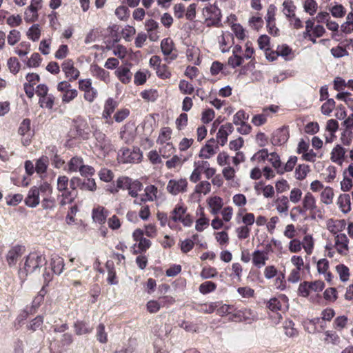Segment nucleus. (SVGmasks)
<instances>
[{
    "mask_svg": "<svg viewBox=\"0 0 353 353\" xmlns=\"http://www.w3.org/2000/svg\"><path fill=\"white\" fill-rule=\"evenodd\" d=\"M208 162L206 161H194V170L190 176V180L192 183H196L201 179V173H204L205 170L207 168Z\"/></svg>",
    "mask_w": 353,
    "mask_h": 353,
    "instance_id": "obj_20",
    "label": "nucleus"
},
{
    "mask_svg": "<svg viewBox=\"0 0 353 353\" xmlns=\"http://www.w3.org/2000/svg\"><path fill=\"white\" fill-rule=\"evenodd\" d=\"M25 252V248L22 245H16L12 246L8 252L6 259L9 266L12 267L16 265L18 260L21 257Z\"/></svg>",
    "mask_w": 353,
    "mask_h": 353,
    "instance_id": "obj_14",
    "label": "nucleus"
},
{
    "mask_svg": "<svg viewBox=\"0 0 353 353\" xmlns=\"http://www.w3.org/2000/svg\"><path fill=\"white\" fill-rule=\"evenodd\" d=\"M297 162V157L295 156H291L285 164L281 163V168L278 174H283L285 172H290L294 168Z\"/></svg>",
    "mask_w": 353,
    "mask_h": 353,
    "instance_id": "obj_40",
    "label": "nucleus"
},
{
    "mask_svg": "<svg viewBox=\"0 0 353 353\" xmlns=\"http://www.w3.org/2000/svg\"><path fill=\"white\" fill-rule=\"evenodd\" d=\"M302 248L307 255L312 254L314 248V240L312 235L306 234L301 241Z\"/></svg>",
    "mask_w": 353,
    "mask_h": 353,
    "instance_id": "obj_35",
    "label": "nucleus"
},
{
    "mask_svg": "<svg viewBox=\"0 0 353 353\" xmlns=\"http://www.w3.org/2000/svg\"><path fill=\"white\" fill-rule=\"evenodd\" d=\"M216 288V285L212 281H205L199 285V290L202 294H207L214 292Z\"/></svg>",
    "mask_w": 353,
    "mask_h": 353,
    "instance_id": "obj_52",
    "label": "nucleus"
},
{
    "mask_svg": "<svg viewBox=\"0 0 353 353\" xmlns=\"http://www.w3.org/2000/svg\"><path fill=\"white\" fill-rule=\"evenodd\" d=\"M337 205L342 212L347 214L351 210L350 196L348 194H341L337 200Z\"/></svg>",
    "mask_w": 353,
    "mask_h": 353,
    "instance_id": "obj_31",
    "label": "nucleus"
},
{
    "mask_svg": "<svg viewBox=\"0 0 353 353\" xmlns=\"http://www.w3.org/2000/svg\"><path fill=\"white\" fill-rule=\"evenodd\" d=\"M303 192L300 188H294L290 192V196L288 198L289 201H291L294 204H296L302 201Z\"/></svg>",
    "mask_w": 353,
    "mask_h": 353,
    "instance_id": "obj_54",
    "label": "nucleus"
},
{
    "mask_svg": "<svg viewBox=\"0 0 353 353\" xmlns=\"http://www.w3.org/2000/svg\"><path fill=\"white\" fill-rule=\"evenodd\" d=\"M234 127L231 123L222 125L216 134V139L221 146H223L227 141L228 137L233 132Z\"/></svg>",
    "mask_w": 353,
    "mask_h": 353,
    "instance_id": "obj_18",
    "label": "nucleus"
},
{
    "mask_svg": "<svg viewBox=\"0 0 353 353\" xmlns=\"http://www.w3.org/2000/svg\"><path fill=\"white\" fill-rule=\"evenodd\" d=\"M117 187L128 190V194L132 197H137L139 192L142 189L143 185L137 180L132 181L128 177H122L118 179Z\"/></svg>",
    "mask_w": 353,
    "mask_h": 353,
    "instance_id": "obj_5",
    "label": "nucleus"
},
{
    "mask_svg": "<svg viewBox=\"0 0 353 353\" xmlns=\"http://www.w3.org/2000/svg\"><path fill=\"white\" fill-rule=\"evenodd\" d=\"M30 120L28 119H23L21 123L20 126L18 130L19 134L25 137L26 135L27 138H23L22 140V143L23 145H28L30 144V140L29 139L30 137Z\"/></svg>",
    "mask_w": 353,
    "mask_h": 353,
    "instance_id": "obj_26",
    "label": "nucleus"
},
{
    "mask_svg": "<svg viewBox=\"0 0 353 353\" xmlns=\"http://www.w3.org/2000/svg\"><path fill=\"white\" fill-rule=\"evenodd\" d=\"M324 334L325 336L324 339L325 343L333 345L339 344L340 337L335 332L327 330L325 332Z\"/></svg>",
    "mask_w": 353,
    "mask_h": 353,
    "instance_id": "obj_49",
    "label": "nucleus"
},
{
    "mask_svg": "<svg viewBox=\"0 0 353 353\" xmlns=\"http://www.w3.org/2000/svg\"><path fill=\"white\" fill-rule=\"evenodd\" d=\"M117 106V102L113 100L112 98H109L106 100L104 109L103 111V117L105 119H108L110 117L112 113L114 111L115 108Z\"/></svg>",
    "mask_w": 353,
    "mask_h": 353,
    "instance_id": "obj_38",
    "label": "nucleus"
},
{
    "mask_svg": "<svg viewBox=\"0 0 353 353\" xmlns=\"http://www.w3.org/2000/svg\"><path fill=\"white\" fill-rule=\"evenodd\" d=\"M54 97L50 94L39 98V103L41 108L52 109L54 105Z\"/></svg>",
    "mask_w": 353,
    "mask_h": 353,
    "instance_id": "obj_45",
    "label": "nucleus"
},
{
    "mask_svg": "<svg viewBox=\"0 0 353 353\" xmlns=\"http://www.w3.org/2000/svg\"><path fill=\"white\" fill-rule=\"evenodd\" d=\"M144 192L149 202H152L157 199L158 188L154 185H150L145 188Z\"/></svg>",
    "mask_w": 353,
    "mask_h": 353,
    "instance_id": "obj_48",
    "label": "nucleus"
},
{
    "mask_svg": "<svg viewBox=\"0 0 353 353\" xmlns=\"http://www.w3.org/2000/svg\"><path fill=\"white\" fill-rule=\"evenodd\" d=\"M49 165V159L47 156H42L37 160L35 172L41 176L45 174Z\"/></svg>",
    "mask_w": 353,
    "mask_h": 353,
    "instance_id": "obj_34",
    "label": "nucleus"
},
{
    "mask_svg": "<svg viewBox=\"0 0 353 353\" xmlns=\"http://www.w3.org/2000/svg\"><path fill=\"white\" fill-rule=\"evenodd\" d=\"M269 154L267 149H262L256 152L250 159L253 163H263L268 159Z\"/></svg>",
    "mask_w": 353,
    "mask_h": 353,
    "instance_id": "obj_42",
    "label": "nucleus"
},
{
    "mask_svg": "<svg viewBox=\"0 0 353 353\" xmlns=\"http://www.w3.org/2000/svg\"><path fill=\"white\" fill-rule=\"evenodd\" d=\"M316 199L315 196L310 192H306L303 197L301 207L297 206L293 208L292 210H296L299 213L309 212L310 213H316L317 211Z\"/></svg>",
    "mask_w": 353,
    "mask_h": 353,
    "instance_id": "obj_7",
    "label": "nucleus"
},
{
    "mask_svg": "<svg viewBox=\"0 0 353 353\" xmlns=\"http://www.w3.org/2000/svg\"><path fill=\"white\" fill-rule=\"evenodd\" d=\"M78 95V91L76 89H70L64 92L61 96V100L63 103H69L74 100Z\"/></svg>",
    "mask_w": 353,
    "mask_h": 353,
    "instance_id": "obj_64",
    "label": "nucleus"
},
{
    "mask_svg": "<svg viewBox=\"0 0 353 353\" xmlns=\"http://www.w3.org/2000/svg\"><path fill=\"white\" fill-rule=\"evenodd\" d=\"M218 272L215 268L208 266L203 268L200 273V276L203 279H208L214 278L215 276H216Z\"/></svg>",
    "mask_w": 353,
    "mask_h": 353,
    "instance_id": "obj_47",
    "label": "nucleus"
},
{
    "mask_svg": "<svg viewBox=\"0 0 353 353\" xmlns=\"http://www.w3.org/2000/svg\"><path fill=\"white\" fill-rule=\"evenodd\" d=\"M303 8L305 12L310 15H314L317 10L318 5L315 0H305L303 3Z\"/></svg>",
    "mask_w": 353,
    "mask_h": 353,
    "instance_id": "obj_57",
    "label": "nucleus"
},
{
    "mask_svg": "<svg viewBox=\"0 0 353 353\" xmlns=\"http://www.w3.org/2000/svg\"><path fill=\"white\" fill-rule=\"evenodd\" d=\"M75 333L78 335L88 334L92 332V328L90 327L88 324L83 321H77L74 325Z\"/></svg>",
    "mask_w": 353,
    "mask_h": 353,
    "instance_id": "obj_41",
    "label": "nucleus"
},
{
    "mask_svg": "<svg viewBox=\"0 0 353 353\" xmlns=\"http://www.w3.org/2000/svg\"><path fill=\"white\" fill-rule=\"evenodd\" d=\"M268 160L276 170L277 173H279V170L281 169V165L282 163L279 154L276 152H272L269 154Z\"/></svg>",
    "mask_w": 353,
    "mask_h": 353,
    "instance_id": "obj_60",
    "label": "nucleus"
},
{
    "mask_svg": "<svg viewBox=\"0 0 353 353\" xmlns=\"http://www.w3.org/2000/svg\"><path fill=\"white\" fill-rule=\"evenodd\" d=\"M94 137V151L99 156L105 157L111 151L114 150V146L111 140L100 130H95L93 133Z\"/></svg>",
    "mask_w": 353,
    "mask_h": 353,
    "instance_id": "obj_3",
    "label": "nucleus"
},
{
    "mask_svg": "<svg viewBox=\"0 0 353 353\" xmlns=\"http://www.w3.org/2000/svg\"><path fill=\"white\" fill-rule=\"evenodd\" d=\"M218 149V146L215 144V140L214 139H211L207 141L205 145L201 148L199 157L208 159L214 156L216 153V150Z\"/></svg>",
    "mask_w": 353,
    "mask_h": 353,
    "instance_id": "obj_17",
    "label": "nucleus"
},
{
    "mask_svg": "<svg viewBox=\"0 0 353 353\" xmlns=\"http://www.w3.org/2000/svg\"><path fill=\"white\" fill-rule=\"evenodd\" d=\"M50 266L54 274L59 275L64 269L65 263L62 257L59 255H52L50 260Z\"/></svg>",
    "mask_w": 353,
    "mask_h": 353,
    "instance_id": "obj_29",
    "label": "nucleus"
},
{
    "mask_svg": "<svg viewBox=\"0 0 353 353\" xmlns=\"http://www.w3.org/2000/svg\"><path fill=\"white\" fill-rule=\"evenodd\" d=\"M208 205L212 214H217L221 210L223 203V199L219 196H213L208 199Z\"/></svg>",
    "mask_w": 353,
    "mask_h": 353,
    "instance_id": "obj_33",
    "label": "nucleus"
},
{
    "mask_svg": "<svg viewBox=\"0 0 353 353\" xmlns=\"http://www.w3.org/2000/svg\"><path fill=\"white\" fill-rule=\"evenodd\" d=\"M172 134V130L168 127H164L161 128L159 137L157 139V143L160 144L166 143L167 141H168Z\"/></svg>",
    "mask_w": 353,
    "mask_h": 353,
    "instance_id": "obj_55",
    "label": "nucleus"
},
{
    "mask_svg": "<svg viewBox=\"0 0 353 353\" xmlns=\"http://www.w3.org/2000/svg\"><path fill=\"white\" fill-rule=\"evenodd\" d=\"M27 36L32 41H37L41 36V30L38 24L32 25L27 32Z\"/></svg>",
    "mask_w": 353,
    "mask_h": 353,
    "instance_id": "obj_44",
    "label": "nucleus"
},
{
    "mask_svg": "<svg viewBox=\"0 0 353 353\" xmlns=\"http://www.w3.org/2000/svg\"><path fill=\"white\" fill-rule=\"evenodd\" d=\"M42 8V0H32L24 12V20L27 23L36 21L39 18L38 11Z\"/></svg>",
    "mask_w": 353,
    "mask_h": 353,
    "instance_id": "obj_11",
    "label": "nucleus"
},
{
    "mask_svg": "<svg viewBox=\"0 0 353 353\" xmlns=\"http://www.w3.org/2000/svg\"><path fill=\"white\" fill-rule=\"evenodd\" d=\"M268 259V252L264 250H256L252 254V263L258 268L263 267Z\"/></svg>",
    "mask_w": 353,
    "mask_h": 353,
    "instance_id": "obj_21",
    "label": "nucleus"
},
{
    "mask_svg": "<svg viewBox=\"0 0 353 353\" xmlns=\"http://www.w3.org/2000/svg\"><path fill=\"white\" fill-rule=\"evenodd\" d=\"M332 15L335 18H342L345 16L346 10L341 4H336L330 8Z\"/></svg>",
    "mask_w": 353,
    "mask_h": 353,
    "instance_id": "obj_59",
    "label": "nucleus"
},
{
    "mask_svg": "<svg viewBox=\"0 0 353 353\" xmlns=\"http://www.w3.org/2000/svg\"><path fill=\"white\" fill-rule=\"evenodd\" d=\"M61 68L65 78L69 81L72 82L79 77L80 71L74 66V63L72 59L65 60L61 63Z\"/></svg>",
    "mask_w": 353,
    "mask_h": 353,
    "instance_id": "obj_12",
    "label": "nucleus"
},
{
    "mask_svg": "<svg viewBox=\"0 0 353 353\" xmlns=\"http://www.w3.org/2000/svg\"><path fill=\"white\" fill-rule=\"evenodd\" d=\"M258 319L256 313L248 308H243L241 310L234 309L232 316H229L228 319L235 322L245 321L249 323L256 321Z\"/></svg>",
    "mask_w": 353,
    "mask_h": 353,
    "instance_id": "obj_6",
    "label": "nucleus"
},
{
    "mask_svg": "<svg viewBox=\"0 0 353 353\" xmlns=\"http://www.w3.org/2000/svg\"><path fill=\"white\" fill-rule=\"evenodd\" d=\"M57 189L59 193V203L62 206L72 203L77 197V192L70 188L69 179L65 175L58 176Z\"/></svg>",
    "mask_w": 353,
    "mask_h": 353,
    "instance_id": "obj_1",
    "label": "nucleus"
},
{
    "mask_svg": "<svg viewBox=\"0 0 353 353\" xmlns=\"http://www.w3.org/2000/svg\"><path fill=\"white\" fill-rule=\"evenodd\" d=\"M74 128L76 136L86 140L89 138L90 130L87 122L83 119H78L75 121Z\"/></svg>",
    "mask_w": 353,
    "mask_h": 353,
    "instance_id": "obj_23",
    "label": "nucleus"
},
{
    "mask_svg": "<svg viewBox=\"0 0 353 353\" xmlns=\"http://www.w3.org/2000/svg\"><path fill=\"white\" fill-rule=\"evenodd\" d=\"M188 181L186 179H170L166 186L167 191L176 196L187 191Z\"/></svg>",
    "mask_w": 353,
    "mask_h": 353,
    "instance_id": "obj_10",
    "label": "nucleus"
},
{
    "mask_svg": "<svg viewBox=\"0 0 353 353\" xmlns=\"http://www.w3.org/2000/svg\"><path fill=\"white\" fill-rule=\"evenodd\" d=\"M289 130L285 126L274 130L271 137V143L274 145H282L285 144L289 139Z\"/></svg>",
    "mask_w": 353,
    "mask_h": 353,
    "instance_id": "obj_13",
    "label": "nucleus"
},
{
    "mask_svg": "<svg viewBox=\"0 0 353 353\" xmlns=\"http://www.w3.org/2000/svg\"><path fill=\"white\" fill-rule=\"evenodd\" d=\"M203 14L208 26L217 25L221 21V10L215 5H210L203 9Z\"/></svg>",
    "mask_w": 353,
    "mask_h": 353,
    "instance_id": "obj_9",
    "label": "nucleus"
},
{
    "mask_svg": "<svg viewBox=\"0 0 353 353\" xmlns=\"http://www.w3.org/2000/svg\"><path fill=\"white\" fill-rule=\"evenodd\" d=\"M121 158L123 163H138L142 158V154L139 149H125L123 150Z\"/></svg>",
    "mask_w": 353,
    "mask_h": 353,
    "instance_id": "obj_19",
    "label": "nucleus"
},
{
    "mask_svg": "<svg viewBox=\"0 0 353 353\" xmlns=\"http://www.w3.org/2000/svg\"><path fill=\"white\" fill-rule=\"evenodd\" d=\"M211 190L210 183L207 181H201L195 187V192L199 194H207Z\"/></svg>",
    "mask_w": 353,
    "mask_h": 353,
    "instance_id": "obj_63",
    "label": "nucleus"
},
{
    "mask_svg": "<svg viewBox=\"0 0 353 353\" xmlns=\"http://www.w3.org/2000/svg\"><path fill=\"white\" fill-rule=\"evenodd\" d=\"M283 12L288 18L294 17L296 7L292 1H284L283 3Z\"/></svg>",
    "mask_w": 353,
    "mask_h": 353,
    "instance_id": "obj_46",
    "label": "nucleus"
},
{
    "mask_svg": "<svg viewBox=\"0 0 353 353\" xmlns=\"http://www.w3.org/2000/svg\"><path fill=\"white\" fill-rule=\"evenodd\" d=\"M25 203L30 208H35L39 203V190L34 186L30 189L25 199Z\"/></svg>",
    "mask_w": 353,
    "mask_h": 353,
    "instance_id": "obj_25",
    "label": "nucleus"
},
{
    "mask_svg": "<svg viewBox=\"0 0 353 353\" xmlns=\"http://www.w3.org/2000/svg\"><path fill=\"white\" fill-rule=\"evenodd\" d=\"M7 65L10 72H12L14 74L18 73L21 68V64L17 58L16 57H10L8 60Z\"/></svg>",
    "mask_w": 353,
    "mask_h": 353,
    "instance_id": "obj_61",
    "label": "nucleus"
},
{
    "mask_svg": "<svg viewBox=\"0 0 353 353\" xmlns=\"http://www.w3.org/2000/svg\"><path fill=\"white\" fill-rule=\"evenodd\" d=\"M310 172V167L305 164L299 165L295 170L294 176L297 180H303L308 172Z\"/></svg>",
    "mask_w": 353,
    "mask_h": 353,
    "instance_id": "obj_43",
    "label": "nucleus"
},
{
    "mask_svg": "<svg viewBox=\"0 0 353 353\" xmlns=\"http://www.w3.org/2000/svg\"><path fill=\"white\" fill-rule=\"evenodd\" d=\"M349 239L345 234L334 236V248L337 252L343 256H346L349 252Z\"/></svg>",
    "mask_w": 353,
    "mask_h": 353,
    "instance_id": "obj_15",
    "label": "nucleus"
},
{
    "mask_svg": "<svg viewBox=\"0 0 353 353\" xmlns=\"http://www.w3.org/2000/svg\"><path fill=\"white\" fill-rule=\"evenodd\" d=\"M91 72L94 77L103 81L105 83L108 84L110 82V72L99 65H94L92 66Z\"/></svg>",
    "mask_w": 353,
    "mask_h": 353,
    "instance_id": "obj_28",
    "label": "nucleus"
},
{
    "mask_svg": "<svg viewBox=\"0 0 353 353\" xmlns=\"http://www.w3.org/2000/svg\"><path fill=\"white\" fill-rule=\"evenodd\" d=\"M181 223L184 227H190L193 222L192 216L187 213V208L183 204H176L170 212L168 225L170 222Z\"/></svg>",
    "mask_w": 353,
    "mask_h": 353,
    "instance_id": "obj_4",
    "label": "nucleus"
},
{
    "mask_svg": "<svg viewBox=\"0 0 353 353\" xmlns=\"http://www.w3.org/2000/svg\"><path fill=\"white\" fill-rule=\"evenodd\" d=\"M30 51V44L28 42L23 41L19 46L14 48V52L19 57L27 55Z\"/></svg>",
    "mask_w": 353,
    "mask_h": 353,
    "instance_id": "obj_50",
    "label": "nucleus"
},
{
    "mask_svg": "<svg viewBox=\"0 0 353 353\" xmlns=\"http://www.w3.org/2000/svg\"><path fill=\"white\" fill-rule=\"evenodd\" d=\"M336 270L339 275L340 279L345 282L349 279V268L343 264H339L336 266Z\"/></svg>",
    "mask_w": 353,
    "mask_h": 353,
    "instance_id": "obj_58",
    "label": "nucleus"
},
{
    "mask_svg": "<svg viewBox=\"0 0 353 353\" xmlns=\"http://www.w3.org/2000/svg\"><path fill=\"white\" fill-rule=\"evenodd\" d=\"M108 215V212L102 206H97L93 208L92 216L93 221L99 224H103Z\"/></svg>",
    "mask_w": 353,
    "mask_h": 353,
    "instance_id": "obj_30",
    "label": "nucleus"
},
{
    "mask_svg": "<svg viewBox=\"0 0 353 353\" xmlns=\"http://www.w3.org/2000/svg\"><path fill=\"white\" fill-rule=\"evenodd\" d=\"M219 305L220 304L218 302L201 304L198 310L205 314H212L218 307Z\"/></svg>",
    "mask_w": 353,
    "mask_h": 353,
    "instance_id": "obj_51",
    "label": "nucleus"
},
{
    "mask_svg": "<svg viewBox=\"0 0 353 353\" xmlns=\"http://www.w3.org/2000/svg\"><path fill=\"white\" fill-rule=\"evenodd\" d=\"M179 88L180 91L184 94H191L194 90L193 85L185 80L180 81Z\"/></svg>",
    "mask_w": 353,
    "mask_h": 353,
    "instance_id": "obj_62",
    "label": "nucleus"
},
{
    "mask_svg": "<svg viewBox=\"0 0 353 353\" xmlns=\"http://www.w3.org/2000/svg\"><path fill=\"white\" fill-rule=\"evenodd\" d=\"M115 74L119 81L124 84L129 83L132 77V73L128 66L119 67L115 71Z\"/></svg>",
    "mask_w": 353,
    "mask_h": 353,
    "instance_id": "obj_27",
    "label": "nucleus"
},
{
    "mask_svg": "<svg viewBox=\"0 0 353 353\" xmlns=\"http://www.w3.org/2000/svg\"><path fill=\"white\" fill-rule=\"evenodd\" d=\"M161 49L163 54L165 56V61L168 63L175 60L178 57L174 41L170 37L165 38L161 41Z\"/></svg>",
    "mask_w": 353,
    "mask_h": 353,
    "instance_id": "obj_8",
    "label": "nucleus"
},
{
    "mask_svg": "<svg viewBox=\"0 0 353 353\" xmlns=\"http://www.w3.org/2000/svg\"><path fill=\"white\" fill-rule=\"evenodd\" d=\"M196 215L200 217L196 221L195 230L198 232H202L210 225V220L205 216L204 209L201 205L196 210Z\"/></svg>",
    "mask_w": 353,
    "mask_h": 353,
    "instance_id": "obj_24",
    "label": "nucleus"
},
{
    "mask_svg": "<svg viewBox=\"0 0 353 353\" xmlns=\"http://www.w3.org/2000/svg\"><path fill=\"white\" fill-rule=\"evenodd\" d=\"M334 194V190L331 187L325 188L320 195L321 201L325 205H330L333 202Z\"/></svg>",
    "mask_w": 353,
    "mask_h": 353,
    "instance_id": "obj_36",
    "label": "nucleus"
},
{
    "mask_svg": "<svg viewBox=\"0 0 353 353\" xmlns=\"http://www.w3.org/2000/svg\"><path fill=\"white\" fill-rule=\"evenodd\" d=\"M274 205L279 214L288 215L290 208V201L288 196L284 195L278 196L274 201Z\"/></svg>",
    "mask_w": 353,
    "mask_h": 353,
    "instance_id": "obj_22",
    "label": "nucleus"
},
{
    "mask_svg": "<svg viewBox=\"0 0 353 353\" xmlns=\"http://www.w3.org/2000/svg\"><path fill=\"white\" fill-rule=\"evenodd\" d=\"M277 54L281 56L285 60H291L293 58L292 49L286 44L279 46L276 48Z\"/></svg>",
    "mask_w": 353,
    "mask_h": 353,
    "instance_id": "obj_39",
    "label": "nucleus"
},
{
    "mask_svg": "<svg viewBox=\"0 0 353 353\" xmlns=\"http://www.w3.org/2000/svg\"><path fill=\"white\" fill-rule=\"evenodd\" d=\"M232 39V36L230 32L223 33L222 35L219 38V42L221 46V50L222 52H226L229 50V48H227L228 41Z\"/></svg>",
    "mask_w": 353,
    "mask_h": 353,
    "instance_id": "obj_56",
    "label": "nucleus"
},
{
    "mask_svg": "<svg viewBox=\"0 0 353 353\" xmlns=\"http://www.w3.org/2000/svg\"><path fill=\"white\" fill-rule=\"evenodd\" d=\"M84 163L83 159L80 157H74L68 162V172H77L81 170L83 164Z\"/></svg>",
    "mask_w": 353,
    "mask_h": 353,
    "instance_id": "obj_37",
    "label": "nucleus"
},
{
    "mask_svg": "<svg viewBox=\"0 0 353 353\" xmlns=\"http://www.w3.org/2000/svg\"><path fill=\"white\" fill-rule=\"evenodd\" d=\"M346 221L344 219H330L326 222L327 229L334 236L342 234L346 228Z\"/></svg>",
    "mask_w": 353,
    "mask_h": 353,
    "instance_id": "obj_16",
    "label": "nucleus"
},
{
    "mask_svg": "<svg viewBox=\"0 0 353 353\" xmlns=\"http://www.w3.org/2000/svg\"><path fill=\"white\" fill-rule=\"evenodd\" d=\"M46 263V259L38 252H32L26 257L23 269L19 271L21 279H25L28 274L34 272L37 269Z\"/></svg>",
    "mask_w": 353,
    "mask_h": 353,
    "instance_id": "obj_2",
    "label": "nucleus"
},
{
    "mask_svg": "<svg viewBox=\"0 0 353 353\" xmlns=\"http://www.w3.org/2000/svg\"><path fill=\"white\" fill-rule=\"evenodd\" d=\"M217 314L221 316H224L229 315V316H232V313L234 311V307L231 305L223 304L222 305L218 306L216 308Z\"/></svg>",
    "mask_w": 353,
    "mask_h": 353,
    "instance_id": "obj_53",
    "label": "nucleus"
},
{
    "mask_svg": "<svg viewBox=\"0 0 353 353\" xmlns=\"http://www.w3.org/2000/svg\"><path fill=\"white\" fill-rule=\"evenodd\" d=\"M345 149L340 145H336L331 152V160L338 164H342L345 156Z\"/></svg>",
    "mask_w": 353,
    "mask_h": 353,
    "instance_id": "obj_32",
    "label": "nucleus"
}]
</instances>
